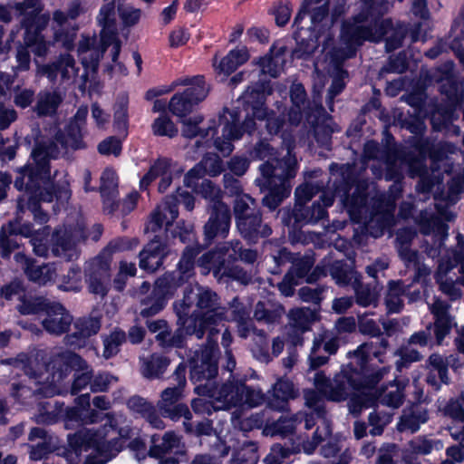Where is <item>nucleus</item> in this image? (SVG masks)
<instances>
[{
	"label": "nucleus",
	"instance_id": "f257e3e1",
	"mask_svg": "<svg viewBox=\"0 0 464 464\" xmlns=\"http://www.w3.org/2000/svg\"><path fill=\"white\" fill-rule=\"evenodd\" d=\"M86 148L82 127L70 124L65 132L58 131L52 140L39 141L32 153V161L18 169L19 176L14 180L18 190L25 194L17 198V210L23 213L29 209L35 221L45 224L49 220L47 213L40 208L41 202H57L63 206L71 198L72 192L67 179L63 180L57 188L51 184V160H56L67 153L68 150H78Z\"/></svg>",
	"mask_w": 464,
	"mask_h": 464
},
{
	"label": "nucleus",
	"instance_id": "f03ea898",
	"mask_svg": "<svg viewBox=\"0 0 464 464\" xmlns=\"http://www.w3.org/2000/svg\"><path fill=\"white\" fill-rule=\"evenodd\" d=\"M365 153L378 160L379 166L371 167L373 176L376 179L384 176L387 181H393V184L387 193H383L378 190L374 181L361 179L356 182L351 199L343 197L342 200L351 220L360 225L362 232L378 238L395 224L396 200L402 192L401 179L406 163L396 162L394 151L382 150L373 142L367 144Z\"/></svg>",
	"mask_w": 464,
	"mask_h": 464
},
{
	"label": "nucleus",
	"instance_id": "7ed1b4c3",
	"mask_svg": "<svg viewBox=\"0 0 464 464\" xmlns=\"http://www.w3.org/2000/svg\"><path fill=\"white\" fill-rule=\"evenodd\" d=\"M268 89V82L260 81L248 86L238 98V102L244 105L247 111V115L242 123H240L241 111L237 108L223 111L219 116V122L222 125V137H218L213 140L217 134V122L212 120L207 127H202L203 117L201 115H195L183 121L182 135L187 139L198 138L195 143L198 151H203L214 146L218 152L227 157L234 150L233 141L240 140L245 132L253 133L256 129L255 119L265 120L266 130L271 135L284 131L286 125L285 119L276 117L265 106L266 94Z\"/></svg>",
	"mask_w": 464,
	"mask_h": 464
},
{
	"label": "nucleus",
	"instance_id": "20e7f679",
	"mask_svg": "<svg viewBox=\"0 0 464 464\" xmlns=\"http://www.w3.org/2000/svg\"><path fill=\"white\" fill-rule=\"evenodd\" d=\"M218 351L215 343L195 351L190 359V379L201 382L194 389L202 396L191 401L196 413L210 415L215 411L229 410L233 407L254 408L265 401V394L259 388L244 385L242 382H223L216 384L213 379L218 374Z\"/></svg>",
	"mask_w": 464,
	"mask_h": 464
},
{
	"label": "nucleus",
	"instance_id": "39448f33",
	"mask_svg": "<svg viewBox=\"0 0 464 464\" xmlns=\"http://www.w3.org/2000/svg\"><path fill=\"white\" fill-rule=\"evenodd\" d=\"M392 4L387 0H370L365 2L362 13H358L343 24L340 44L329 54V72L333 76L332 84L328 90L326 104L333 111L334 100L345 87L344 79L348 72L343 69L345 60L355 56L358 48L365 42L378 43L383 39L386 28L391 26V21L380 22V16L385 13Z\"/></svg>",
	"mask_w": 464,
	"mask_h": 464
},
{
	"label": "nucleus",
	"instance_id": "423d86ee",
	"mask_svg": "<svg viewBox=\"0 0 464 464\" xmlns=\"http://www.w3.org/2000/svg\"><path fill=\"white\" fill-rule=\"evenodd\" d=\"M389 343L386 339L379 342L363 343L353 352H349L348 356L352 360L350 363L342 367L339 373L330 380L323 372H317L314 377L316 389L323 393L328 401H342L353 390L362 386V379H368L371 384L378 383L390 371L389 367H382L370 373L368 364L376 359L383 362V356Z\"/></svg>",
	"mask_w": 464,
	"mask_h": 464
},
{
	"label": "nucleus",
	"instance_id": "0eeeda50",
	"mask_svg": "<svg viewBox=\"0 0 464 464\" xmlns=\"http://www.w3.org/2000/svg\"><path fill=\"white\" fill-rule=\"evenodd\" d=\"M173 309L188 334L202 339L208 332V342L200 349L212 343L218 345L217 341L213 340L218 333L216 326L227 320V309L220 306L217 293L198 284L189 285L184 290L183 298L174 302Z\"/></svg>",
	"mask_w": 464,
	"mask_h": 464
},
{
	"label": "nucleus",
	"instance_id": "6e6552de",
	"mask_svg": "<svg viewBox=\"0 0 464 464\" xmlns=\"http://www.w3.org/2000/svg\"><path fill=\"white\" fill-rule=\"evenodd\" d=\"M406 128L414 137L408 140L420 156L421 160L409 163V175L411 178L420 177L416 186L418 192L429 194L435 186L440 188L443 183L442 172L440 171V163L444 161L449 154H453L457 147L448 141L434 143L431 139L424 137L426 130L425 122L420 119H414L406 122Z\"/></svg>",
	"mask_w": 464,
	"mask_h": 464
},
{
	"label": "nucleus",
	"instance_id": "1a4fd4ad",
	"mask_svg": "<svg viewBox=\"0 0 464 464\" xmlns=\"http://www.w3.org/2000/svg\"><path fill=\"white\" fill-rule=\"evenodd\" d=\"M331 178L327 182V188L324 190L318 201H314L310 207L295 206L291 214L294 218V226L300 224H316L328 217L327 208L333 206L334 198L338 196L343 207L347 210L343 202V197L351 199L349 191L355 182V166L353 164L332 163L329 167Z\"/></svg>",
	"mask_w": 464,
	"mask_h": 464
},
{
	"label": "nucleus",
	"instance_id": "9d476101",
	"mask_svg": "<svg viewBox=\"0 0 464 464\" xmlns=\"http://www.w3.org/2000/svg\"><path fill=\"white\" fill-rule=\"evenodd\" d=\"M199 252V246H188L177 265V270L165 273L155 281L151 294L140 299L142 317L153 316L163 310L167 301L194 276L195 258Z\"/></svg>",
	"mask_w": 464,
	"mask_h": 464
},
{
	"label": "nucleus",
	"instance_id": "9b49d317",
	"mask_svg": "<svg viewBox=\"0 0 464 464\" xmlns=\"http://www.w3.org/2000/svg\"><path fill=\"white\" fill-rule=\"evenodd\" d=\"M41 353H21L16 357L7 358L1 361L2 364L11 367V371L17 376L23 372L30 380H34L36 384L41 386L34 391L21 383L14 382L12 384V395L20 401L21 396L25 394H41L46 397H52L58 394L60 387L57 384L63 378V370L49 373V365L43 363Z\"/></svg>",
	"mask_w": 464,
	"mask_h": 464
},
{
	"label": "nucleus",
	"instance_id": "f8f14e48",
	"mask_svg": "<svg viewBox=\"0 0 464 464\" xmlns=\"http://www.w3.org/2000/svg\"><path fill=\"white\" fill-rule=\"evenodd\" d=\"M290 100L292 105L287 112L288 125L296 127L305 117L314 130L317 143L329 149L332 134L340 130L333 117L325 111L321 103L308 101L305 89L301 83L291 85Z\"/></svg>",
	"mask_w": 464,
	"mask_h": 464
},
{
	"label": "nucleus",
	"instance_id": "ddd939ff",
	"mask_svg": "<svg viewBox=\"0 0 464 464\" xmlns=\"http://www.w3.org/2000/svg\"><path fill=\"white\" fill-rule=\"evenodd\" d=\"M464 176L457 175L448 183V195L445 206L437 202L435 207L438 214L431 209H424L415 218V223L420 227L421 234L432 236L433 245L427 246L425 251L429 257L432 259L439 257L441 254L442 246L449 236V226L442 220L451 221L455 218V214L449 210V205L455 204L459 196L463 190Z\"/></svg>",
	"mask_w": 464,
	"mask_h": 464
},
{
	"label": "nucleus",
	"instance_id": "4468645a",
	"mask_svg": "<svg viewBox=\"0 0 464 464\" xmlns=\"http://www.w3.org/2000/svg\"><path fill=\"white\" fill-rule=\"evenodd\" d=\"M261 178L256 179L260 188L267 189L268 193L263 198V204L270 210H275L281 202L291 193L290 180L297 172L296 159L290 154L278 166L274 167L269 162L259 166Z\"/></svg>",
	"mask_w": 464,
	"mask_h": 464
},
{
	"label": "nucleus",
	"instance_id": "2eb2a0df",
	"mask_svg": "<svg viewBox=\"0 0 464 464\" xmlns=\"http://www.w3.org/2000/svg\"><path fill=\"white\" fill-rule=\"evenodd\" d=\"M305 405L311 410L315 411V421L317 425L311 440L303 443V450L305 454H313L317 446L326 441L320 450V454L324 458L335 456L340 450V440L332 436L331 420L324 408V398L326 397L318 390H305L304 392Z\"/></svg>",
	"mask_w": 464,
	"mask_h": 464
},
{
	"label": "nucleus",
	"instance_id": "dca6fc26",
	"mask_svg": "<svg viewBox=\"0 0 464 464\" xmlns=\"http://www.w3.org/2000/svg\"><path fill=\"white\" fill-rule=\"evenodd\" d=\"M310 14L311 24L307 28L309 31V43L307 48L302 54L299 51L295 52V57L305 58L312 54L317 48V42L320 36L332 26L333 22L329 20V0H304L299 12L294 20V33L297 43L304 40L302 36L303 27L300 26L304 17Z\"/></svg>",
	"mask_w": 464,
	"mask_h": 464
},
{
	"label": "nucleus",
	"instance_id": "f3484780",
	"mask_svg": "<svg viewBox=\"0 0 464 464\" xmlns=\"http://www.w3.org/2000/svg\"><path fill=\"white\" fill-rule=\"evenodd\" d=\"M136 238L120 237L109 243L102 252L90 260L85 266V277L89 291L104 296L109 290L111 281V254L137 246Z\"/></svg>",
	"mask_w": 464,
	"mask_h": 464
},
{
	"label": "nucleus",
	"instance_id": "a211bd4d",
	"mask_svg": "<svg viewBox=\"0 0 464 464\" xmlns=\"http://www.w3.org/2000/svg\"><path fill=\"white\" fill-rule=\"evenodd\" d=\"M21 17V25L24 29V41L37 57H45L49 45L41 32L48 23L49 16L41 14V0H24L12 6Z\"/></svg>",
	"mask_w": 464,
	"mask_h": 464
},
{
	"label": "nucleus",
	"instance_id": "6ab92c4d",
	"mask_svg": "<svg viewBox=\"0 0 464 464\" xmlns=\"http://www.w3.org/2000/svg\"><path fill=\"white\" fill-rule=\"evenodd\" d=\"M456 239V248L448 250L439 261L435 275L440 289L451 300L461 297V266L464 264V236L458 234Z\"/></svg>",
	"mask_w": 464,
	"mask_h": 464
},
{
	"label": "nucleus",
	"instance_id": "aec40b11",
	"mask_svg": "<svg viewBox=\"0 0 464 464\" xmlns=\"http://www.w3.org/2000/svg\"><path fill=\"white\" fill-rule=\"evenodd\" d=\"M35 64L36 76L46 77L50 82L55 83L60 75L62 83L73 84L80 92H85L89 77L86 72L79 75L80 68L71 54L62 53L53 62L46 64H39L35 61Z\"/></svg>",
	"mask_w": 464,
	"mask_h": 464
},
{
	"label": "nucleus",
	"instance_id": "412c9836",
	"mask_svg": "<svg viewBox=\"0 0 464 464\" xmlns=\"http://www.w3.org/2000/svg\"><path fill=\"white\" fill-rule=\"evenodd\" d=\"M179 204H182L188 211H191L195 207V198L192 194L181 189H178L176 195L166 197L150 214L145 232L156 233L163 227L168 229L179 216Z\"/></svg>",
	"mask_w": 464,
	"mask_h": 464
},
{
	"label": "nucleus",
	"instance_id": "4be33fe9",
	"mask_svg": "<svg viewBox=\"0 0 464 464\" xmlns=\"http://www.w3.org/2000/svg\"><path fill=\"white\" fill-rule=\"evenodd\" d=\"M188 86L182 93L175 94L169 101V111L176 116L185 117L195 105L202 102L208 95L204 77L197 75L193 77L179 78L172 82V86Z\"/></svg>",
	"mask_w": 464,
	"mask_h": 464
},
{
	"label": "nucleus",
	"instance_id": "5701e85b",
	"mask_svg": "<svg viewBox=\"0 0 464 464\" xmlns=\"http://www.w3.org/2000/svg\"><path fill=\"white\" fill-rule=\"evenodd\" d=\"M227 257L211 250L202 255L198 265L203 275L213 272L214 276L219 282H227L229 279L236 280L242 285H248L251 282V275L238 266L231 267L227 266Z\"/></svg>",
	"mask_w": 464,
	"mask_h": 464
},
{
	"label": "nucleus",
	"instance_id": "b1692460",
	"mask_svg": "<svg viewBox=\"0 0 464 464\" xmlns=\"http://www.w3.org/2000/svg\"><path fill=\"white\" fill-rule=\"evenodd\" d=\"M83 227L63 226L54 230L51 238V249L53 256L72 261L79 257V244L85 239Z\"/></svg>",
	"mask_w": 464,
	"mask_h": 464
},
{
	"label": "nucleus",
	"instance_id": "393cba45",
	"mask_svg": "<svg viewBox=\"0 0 464 464\" xmlns=\"http://www.w3.org/2000/svg\"><path fill=\"white\" fill-rule=\"evenodd\" d=\"M151 446L149 455L159 459L160 464H179V458L185 455V444L181 436L174 431H168L160 439V436H151Z\"/></svg>",
	"mask_w": 464,
	"mask_h": 464
},
{
	"label": "nucleus",
	"instance_id": "a878e982",
	"mask_svg": "<svg viewBox=\"0 0 464 464\" xmlns=\"http://www.w3.org/2000/svg\"><path fill=\"white\" fill-rule=\"evenodd\" d=\"M96 20L97 24L101 27L99 37L104 44H111V60L113 63H117L121 50V41L117 28L114 2L104 4L101 7Z\"/></svg>",
	"mask_w": 464,
	"mask_h": 464
},
{
	"label": "nucleus",
	"instance_id": "bb28decb",
	"mask_svg": "<svg viewBox=\"0 0 464 464\" xmlns=\"http://www.w3.org/2000/svg\"><path fill=\"white\" fill-rule=\"evenodd\" d=\"M53 362L63 364L65 367L64 372L69 369L75 370L71 388L72 394H77L88 386L91 387L92 369L80 355L69 351L62 352L53 357Z\"/></svg>",
	"mask_w": 464,
	"mask_h": 464
},
{
	"label": "nucleus",
	"instance_id": "cd10ccee",
	"mask_svg": "<svg viewBox=\"0 0 464 464\" xmlns=\"http://www.w3.org/2000/svg\"><path fill=\"white\" fill-rule=\"evenodd\" d=\"M231 211L224 202H216L209 207V218L203 227L204 241L207 246L217 237L226 238L230 230Z\"/></svg>",
	"mask_w": 464,
	"mask_h": 464
},
{
	"label": "nucleus",
	"instance_id": "c85d7f7f",
	"mask_svg": "<svg viewBox=\"0 0 464 464\" xmlns=\"http://www.w3.org/2000/svg\"><path fill=\"white\" fill-rule=\"evenodd\" d=\"M110 46L111 44H104L101 39L98 43L95 34L81 36L77 46V54L83 66V72H86L88 76L90 72L97 71L101 59Z\"/></svg>",
	"mask_w": 464,
	"mask_h": 464
},
{
	"label": "nucleus",
	"instance_id": "c756f323",
	"mask_svg": "<svg viewBox=\"0 0 464 464\" xmlns=\"http://www.w3.org/2000/svg\"><path fill=\"white\" fill-rule=\"evenodd\" d=\"M315 411L312 410L311 413H304L302 411L292 414L289 417L282 416L277 420L272 421L269 425L264 428V432L266 435L280 436L285 438L292 435L297 425L304 420V428L306 430L312 429L317 423L315 421Z\"/></svg>",
	"mask_w": 464,
	"mask_h": 464
},
{
	"label": "nucleus",
	"instance_id": "7c9ffc66",
	"mask_svg": "<svg viewBox=\"0 0 464 464\" xmlns=\"http://www.w3.org/2000/svg\"><path fill=\"white\" fill-rule=\"evenodd\" d=\"M453 63L449 61L442 67L431 69L425 72L421 71V75H425L430 82H440L446 81L447 84L441 86V93H444L450 104L454 107L460 105L464 100V90L459 84L449 80V75L453 69Z\"/></svg>",
	"mask_w": 464,
	"mask_h": 464
},
{
	"label": "nucleus",
	"instance_id": "2f4dec72",
	"mask_svg": "<svg viewBox=\"0 0 464 464\" xmlns=\"http://www.w3.org/2000/svg\"><path fill=\"white\" fill-rule=\"evenodd\" d=\"M14 260L17 264L22 266L28 279L40 285L53 282L57 276L55 263L36 266L30 257L21 252L14 255Z\"/></svg>",
	"mask_w": 464,
	"mask_h": 464
},
{
	"label": "nucleus",
	"instance_id": "473e14b6",
	"mask_svg": "<svg viewBox=\"0 0 464 464\" xmlns=\"http://www.w3.org/2000/svg\"><path fill=\"white\" fill-rule=\"evenodd\" d=\"M44 314L42 325L50 334L62 335L69 330L72 323V316L59 302L52 301Z\"/></svg>",
	"mask_w": 464,
	"mask_h": 464
},
{
	"label": "nucleus",
	"instance_id": "72a5a7b5",
	"mask_svg": "<svg viewBox=\"0 0 464 464\" xmlns=\"http://www.w3.org/2000/svg\"><path fill=\"white\" fill-rule=\"evenodd\" d=\"M297 395L298 390L295 389L293 382L281 377L267 392V407L276 411H285L288 409L289 400L295 399Z\"/></svg>",
	"mask_w": 464,
	"mask_h": 464
},
{
	"label": "nucleus",
	"instance_id": "f704fd0d",
	"mask_svg": "<svg viewBox=\"0 0 464 464\" xmlns=\"http://www.w3.org/2000/svg\"><path fill=\"white\" fill-rule=\"evenodd\" d=\"M75 332L64 337L66 345L80 349L87 345L88 339L101 329V319L97 316L82 317L74 322Z\"/></svg>",
	"mask_w": 464,
	"mask_h": 464
},
{
	"label": "nucleus",
	"instance_id": "c9c22d12",
	"mask_svg": "<svg viewBox=\"0 0 464 464\" xmlns=\"http://www.w3.org/2000/svg\"><path fill=\"white\" fill-rule=\"evenodd\" d=\"M288 326L294 335L288 333L294 345L302 344V334L308 331L311 324L316 320V312L308 307H296L289 310L287 314Z\"/></svg>",
	"mask_w": 464,
	"mask_h": 464
},
{
	"label": "nucleus",
	"instance_id": "e433bc0d",
	"mask_svg": "<svg viewBox=\"0 0 464 464\" xmlns=\"http://www.w3.org/2000/svg\"><path fill=\"white\" fill-rule=\"evenodd\" d=\"M236 225L240 235L251 244H256L259 239L266 238L272 234L269 224L263 222L260 210L238 220Z\"/></svg>",
	"mask_w": 464,
	"mask_h": 464
},
{
	"label": "nucleus",
	"instance_id": "4c0bfd02",
	"mask_svg": "<svg viewBox=\"0 0 464 464\" xmlns=\"http://www.w3.org/2000/svg\"><path fill=\"white\" fill-rule=\"evenodd\" d=\"M172 160L168 158H160L150 166L149 171L140 179V188L146 189L154 179L160 178L159 191L165 192L172 182Z\"/></svg>",
	"mask_w": 464,
	"mask_h": 464
},
{
	"label": "nucleus",
	"instance_id": "58836bf2",
	"mask_svg": "<svg viewBox=\"0 0 464 464\" xmlns=\"http://www.w3.org/2000/svg\"><path fill=\"white\" fill-rule=\"evenodd\" d=\"M327 273L332 276L333 279H334L339 285H353V282L355 281V277L360 276L356 271L348 267L343 260H336L330 263V260L325 257L321 265L315 267L314 274L316 275V276H326Z\"/></svg>",
	"mask_w": 464,
	"mask_h": 464
},
{
	"label": "nucleus",
	"instance_id": "ea45409f",
	"mask_svg": "<svg viewBox=\"0 0 464 464\" xmlns=\"http://www.w3.org/2000/svg\"><path fill=\"white\" fill-rule=\"evenodd\" d=\"M169 254L170 250L167 244L153 239L140 254V267L148 272H154L163 265L164 259Z\"/></svg>",
	"mask_w": 464,
	"mask_h": 464
},
{
	"label": "nucleus",
	"instance_id": "a19ab883",
	"mask_svg": "<svg viewBox=\"0 0 464 464\" xmlns=\"http://www.w3.org/2000/svg\"><path fill=\"white\" fill-rule=\"evenodd\" d=\"M450 307L447 302L439 298L430 304V310L435 319L434 332L438 343H441L454 324L453 318L449 313Z\"/></svg>",
	"mask_w": 464,
	"mask_h": 464
},
{
	"label": "nucleus",
	"instance_id": "79ce46f5",
	"mask_svg": "<svg viewBox=\"0 0 464 464\" xmlns=\"http://www.w3.org/2000/svg\"><path fill=\"white\" fill-rule=\"evenodd\" d=\"M186 372V364L184 362H180L173 373V380L177 382V385L174 387H169L161 392L160 400L157 404L160 411L167 410V408L178 404V401L182 396V390L187 382Z\"/></svg>",
	"mask_w": 464,
	"mask_h": 464
},
{
	"label": "nucleus",
	"instance_id": "37998d69",
	"mask_svg": "<svg viewBox=\"0 0 464 464\" xmlns=\"http://www.w3.org/2000/svg\"><path fill=\"white\" fill-rule=\"evenodd\" d=\"M429 420L428 410L420 403L411 404L403 410L397 429L401 432L414 433Z\"/></svg>",
	"mask_w": 464,
	"mask_h": 464
},
{
	"label": "nucleus",
	"instance_id": "c03bdc74",
	"mask_svg": "<svg viewBox=\"0 0 464 464\" xmlns=\"http://www.w3.org/2000/svg\"><path fill=\"white\" fill-rule=\"evenodd\" d=\"M100 191L104 212L107 214L114 213L115 198L118 197V178L113 169H106L102 172Z\"/></svg>",
	"mask_w": 464,
	"mask_h": 464
},
{
	"label": "nucleus",
	"instance_id": "a18cd8bd",
	"mask_svg": "<svg viewBox=\"0 0 464 464\" xmlns=\"http://www.w3.org/2000/svg\"><path fill=\"white\" fill-rule=\"evenodd\" d=\"M213 251L227 256L228 261L240 259L246 264H254L257 258V252L253 249L243 248L239 240L224 242L217 246Z\"/></svg>",
	"mask_w": 464,
	"mask_h": 464
},
{
	"label": "nucleus",
	"instance_id": "49530a36",
	"mask_svg": "<svg viewBox=\"0 0 464 464\" xmlns=\"http://www.w3.org/2000/svg\"><path fill=\"white\" fill-rule=\"evenodd\" d=\"M19 234L30 237V242L35 255L45 257L49 252L48 237L50 227L48 226L39 230H34L30 223L23 224L20 227Z\"/></svg>",
	"mask_w": 464,
	"mask_h": 464
},
{
	"label": "nucleus",
	"instance_id": "de8ad7c7",
	"mask_svg": "<svg viewBox=\"0 0 464 464\" xmlns=\"http://www.w3.org/2000/svg\"><path fill=\"white\" fill-rule=\"evenodd\" d=\"M63 101V96L57 90L41 91L36 97V102L34 107V112L38 116H53Z\"/></svg>",
	"mask_w": 464,
	"mask_h": 464
},
{
	"label": "nucleus",
	"instance_id": "09e8293b",
	"mask_svg": "<svg viewBox=\"0 0 464 464\" xmlns=\"http://www.w3.org/2000/svg\"><path fill=\"white\" fill-rule=\"evenodd\" d=\"M404 387L396 380L391 382L385 387L372 392L374 400L382 405L396 409L399 408L404 399Z\"/></svg>",
	"mask_w": 464,
	"mask_h": 464
},
{
	"label": "nucleus",
	"instance_id": "8fccbe9b",
	"mask_svg": "<svg viewBox=\"0 0 464 464\" xmlns=\"http://www.w3.org/2000/svg\"><path fill=\"white\" fill-rule=\"evenodd\" d=\"M63 402L47 400L38 403V413L34 420L39 424H53L61 420L63 412Z\"/></svg>",
	"mask_w": 464,
	"mask_h": 464
},
{
	"label": "nucleus",
	"instance_id": "3c124183",
	"mask_svg": "<svg viewBox=\"0 0 464 464\" xmlns=\"http://www.w3.org/2000/svg\"><path fill=\"white\" fill-rule=\"evenodd\" d=\"M292 149L290 143L286 144V155L279 160L276 157V151L275 149L266 140H262L249 151V156L254 160H267L266 162H269L276 167L278 166V162L283 161L289 154L295 159V156L292 153Z\"/></svg>",
	"mask_w": 464,
	"mask_h": 464
},
{
	"label": "nucleus",
	"instance_id": "603ef678",
	"mask_svg": "<svg viewBox=\"0 0 464 464\" xmlns=\"http://www.w3.org/2000/svg\"><path fill=\"white\" fill-rule=\"evenodd\" d=\"M140 361L141 373L148 379L159 378L169 364V360L159 353H153L148 358H140Z\"/></svg>",
	"mask_w": 464,
	"mask_h": 464
},
{
	"label": "nucleus",
	"instance_id": "864d4df0",
	"mask_svg": "<svg viewBox=\"0 0 464 464\" xmlns=\"http://www.w3.org/2000/svg\"><path fill=\"white\" fill-rule=\"evenodd\" d=\"M248 59L249 53L246 46L233 49L220 61L217 70L228 75L247 62Z\"/></svg>",
	"mask_w": 464,
	"mask_h": 464
},
{
	"label": "nucleus",
	"instance_id": "5fc2aeb1",
	"mask_svg": "<svg viewBox=\"0 0 464 464\" xmlns=\"http://www.w3.org/2000/svg\"><path fill=\"white\" fill-rule=\"evenodd\" d=\"M352 285L354 291L355 303L358 305L362 307L377 305L379 293L376 287L362 284L361 282V276L359 277H355V281L353 282Z\"/></svg>",
	"mask_w": 464,
	"mask_h": 464
},
{
	"label": "nucleus",
	"instance_id": "6e6d98bb",
	"mask_svg": "<svg viewBox=\"0 0 464 464\" xmlns=\"http://www.w3.org/2000/svg\"><path fill=\"white\" fill-rule=\"evenodd\" d=\"M231 421L235 428L244 431L253 429H260L263 426L266 428V425L271 423L269 422L266 411L253 413L243 420H240L239 414L237 413V411H236L231 415Z\"/></svg>",
	"mask_w": 464,
	"mask_h": 464
},
{
	"label": "nucleus",
	"instance_id": "4d7b16f0",
	"mask_svg": "<svg viewBox=\"0 0 464 464\" xmlns=\"http://www.w3.org/2000/svg\"><path fill=\"white\" fill-rule=\"evenodd\" d=\"M407 288L401 281H390L388 284V292L385 297V304L388 312L399 313L403 306L402 297L405 295Z\"/></svg>",
	"mask_w": 464,
	"mask_h": 464
},
{
	"label": "nucleus",
	"instance_id": "13d9d810",
	"mask_svg": "<svg viewBox=\"0 0 464 464\" xmlns=\"http://www.w3.org/2000/svg\"><path fill=\"white\" fill-rule=\"evenodd\" d=\"M393 140H394V139H393L392 135L391 133H389V131L387 130H385L383 131V139H382V141L381 144L374 140L366 141L363 146V151H362V164L363 166V169H366V167L368 165V161H370V160L375 161V163L373 165L379 166L377 159L369 157L365 153L366 146L370 142H373V143L377 144L378 147L381 148L382 150H389L394 151V153L396 155V162L406 163V159L402 156L399 147L393 142Z\"/></svg>",
	"mask_w": 464,
	"mask_h": 464
},
{
	"label": "nucleus",
	"instance_id": "bf43d9fd",
	"mask_svg": "<svg viewBox=\"0 0 464 464\" xmlns=\"http://www.w3.org/2000/svg\"><path fill=\"white\" fill-rule=\"evenodd\" d=\"M373 385L374 384H371L369 382L368 379H362V388H360L358 390H353L343 400V401H345L350 395H352V397L350 398V400L348 401L349 412L351 414H353V416H358L362 412V409L369 407V405H368L367 401L364 400L363 396L366 395L367 393L372 394V386H373Z\"/></svg>",
	"mask_w": 464,
	"mask_h": 464
},
{
	"label": "nucleus",
	"instance_id": "052dcab7",
	"mask_svg": "<svg viewBox=\"0 0 464 464\" xmlns=\"http://www.w3.org/2000/svg\"><path fill=\"white\" fill-rule=\"evenodd\" d=\"M113 128L122 139L128 136L129 116L126 97H121L114 105Z\"/></svg>",
	"mask_w": 464,
	"mask_h": 464
},
{
	"label": "nucleus",
	"instance_id": "680f3d73",
	"mask_svg": "<svg viewBox=\"0 0 464 464\" xmlns=\"http://www.w3.org/2000/svg\"><path fill=\"white\" fill-rule=\"evenodd\" d=\"M442 448L443 442L440 440L418 436L408 443L407 450L416 455H429L433 450H440Z\"/></svg>",
	"mask_w": 464,
	"mask_h": 464
},
{
	"label": "nucleus",
	"instance_id": "e2e57ef3",
	"mask_svg": "<svg viewBox=\"0 0 464 464\" xmlns=\"http://www.w3.org/2000/svg\"><path fill=\"white\" fill-rule=\"evenodd\" d=\"M51 303L52 301L43 296H24L20 298V304L17 305V309L20 314L24 315L39 314L45 313L47 306H49Z\"/></svg>",
	"mask_w": 464,
	"mask_h": 464
},
{
	"label": "nucleus",
	"instance_id": "0e129e2a",
	"mask_svg": "<svg viewBox=\"0 0 464 464\" xmlns=\"http://www.w3.org/2000/svg\"><path fill=\"white\" fill-rule=\"evenodd\" d=\"M161 415L165 418H169L172 421H179L183 419V428L185 431L192 430V413L185 403H178L177 405L167 408V410L160 411Z\"/></svg>",
	"mask_w": 464,
	"mask_h": 464
},
{
	"label": "nucleus",
	"instance_id": "69168bd1",
	"mask_svg": "<svg viewBox=\"0 0 464 464\" xmlns=\"http://www.w3.org/2000/svg\"><path fill=\"white\" fill-rule=\"evenodd\" d=\"M258 460L257 444L246 441L234 453L230 464H257Z\"/></svg>",
	"mask_w": 464,
	"mask_h": 464
},
{
	"label": "nucleus",
	"instance_id": "338daca9",
	"mask_svg": "<svg viewBox=\"0 0 464 464\" xmlns=\"http://www.w3.org/2000/svg\"><path fill=\"white\" fill-rule=\"evenodd\" d=\"M213 450L218 454V458L209 454L197 455L190 464H219V459L228 455L230 447L227 446L218 436H215Z\"/></svg>",
	"mask_w": 464,
	"mask_h": 464
},
{
	"label": "nucleus",
	"instance_id": "774afa93",
	"mask_svg": "<svg viewBox=\"0 0 464 464\" xmlns=\"http://www.w3.org/2000/svg\"><path fill=\"white\" fill-rule=\"evenodd\" d=\"M314 264V258L312 253H306L304 256L296 254L288 273L300 281L308 275Z\"/></svg>",
	"mask_w": 464,
	"mask_h": 464
}]
</instances>
